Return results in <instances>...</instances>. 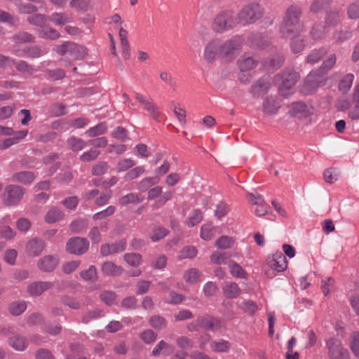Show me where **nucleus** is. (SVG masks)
<instances>
[{
	"instance_id": "obj_1",
	"label": "nucleus",
	"mask_w": 359,
	"mask_h": 359,
	"mask_svg": "<svg viewBox=\"0 0 359 359\" xmlns=\"http://www.w3.org/2000/svg\"><path fill=\"white\" fill-rule=\"evenodd\" d=\"M301 15L302 9L297 4H292L287 8L283 22L280 27L282 37L288 38L297 32Z\"/></svg>"
},
{
	"instance_id": "obj_2",
	"label": "nucleus",
	"mask_w": 359,
	"mask_h": 359,
	"mask_svg": "<svg viewBox=\"0 0 359 359\" xmlns=\"http://www.w3.org/2000/svg\"><path fill=\"white\" fill-rule=\"evenodd\" d=\"M300 79L298 72L293 69H285L275 76L276 82L279 83V93L284 97H288L294 92V87Z\"/></svg>"
},
{
	"instance_id": "obj_3",
	"label": "nucleus",
	"mask_w": 359,
	"mask_h": 359,
	"mask_svg": "<svg viewBox=\"0 0 359 359\" xmlns=\"http://www.w3.org/2000/svg\"><path fill=\"white\" fill-rule=\"evenodd\" d=\"M264 14V9L257 2H251L244 6L236 15L238 22L243 25L254 23L260 19Z\"/></svg>"
},
{
	"instance_id": "obj_4",
	"label": "nucleus",
	"mask_w": 359,
	"mask_h": 359,
	"mask_svg": "<svg viewBox=\"0 0 359 359\" xmlns=\"http://www.w3.org/2000/svg\"><path fill=\"white\" fill-rule=\"evenodd\" d=\"M326 79L319 71L313 70L306 76L304 83L301 86L300 91L304 95L314 93L319 87L325 83Z\"/></svg>"
},
{
	"instance_id": "obj_5",
	"label": "nucleus",
	"mask_w": 359,
	"mask_h": 359,
	"mask_svg": "<svg viewBox=\"0 0 359 359\" xmlns=\"http://www.w3.org/2000/svg\"><path fill=\"white\" fill-rule=\"evenodd\" d=\"M238 24L237 16L231 11L219 13L215 18L212 27L217 32H223Z\"/></svg>"
},
{
	"instance_id": "obj_6",
	"label": "nucleus",
	"mask_w": 359,
	"mask_h": 359,
	"mask_svg": "<svg viewBox=\"0 0 359 359\" xmlns=\"http://www.w3.org/2000/svg\"><path fill=\"white\" fill-rule=\"evenodd\" d=\"M257 65V60L245 53L238 60V65L240 69L238 79L241 82L247 83L250 81V72Z\"/></svg>"
},
{
	"instance_id": "obj_7",
	"label": "nucleus",
	"mask_w": 359,
	"mask_h": 359,
	"mask_svg": "<svg viewBox=\"0 0 359 359\" xmlns=\"http://www.w3.org/2000/svg\"><path fill=\"white\" fill-rule=\"evenodd\" d=\"M221 57L226 61L232 60L242 47V40L238 36L226 41L221 40Z\"/></svg>"
},
{
	"instance_id": "obj_8",
	"label": "nucleus",
	"mask_w": 359,
	"mask_h": 359,
	"mask_svg": "<svg viewBox=\"0 0 359 359\" xmlns=\"http://www.w3.org/2000/svg\"><path fill=\"white\" fill-rule=\"evenodd\" d=\"M24 189L17 185H8L5 188L3 194V201L7 206L17 205L22 198Z\"/></svg>"
},
{
	"instance_id": "obj_9",
	"label": "nucleus",
	"mask_w": 359,
	"mask_h": 359,
	"mask_svg": "<svg viewBox=\"0 0 359 359\" xmlns=\"http://www.w3.org/2000/svg\"><path fill=\"white\" fill-rule=\"evenodd\" d=\"M326 346L330 359H348V351L341 346L339 339L330 338L326 341Z\"/></svg>"
},
{
	"instance_id": "obj_10",
	"label": "nucleus",
	"mask_w": 359,
	"mask_h": 359,
	"mask_svg": "<svg viewBox=\"0 0 359 359\" xmlns=\"http://www.w3.org/2000/svg\"><path fill=\"white\" fill-rule=\"evenodd\" d=\"M221 39H215L208 42L204 48L203 58L208 63L214 62L217 57H221Z\"/></svg>"
},
{
	"instance_id": "obj_11",
	"label": "nucleus",
	"mask_w": 359,
	"mask_h": 359,
	"mask_svg": "<svg viewBox=\"0 0 359 359\" xmlns=\"http://www.w3.org/2000/svg\"><path fill=\"white\" fill-rule=\"evenodd\" d=\"M89 243L87 239L80 237H74L68 241L66 250L71 254L81 255L87 252Z\"/></svg>"
},
{
	"instance_id": "obj_12",
	"label": "nucleus",
	"mask_w": 359,
	"mask_h": 359,
	"mask_svg": "<svg viewBox=\"0 0 359 359\" xmlns=\"http://www.w3.org/2000/svg\"><path fill=\"white\" fill-rule=\"evenodd\" d=\"M135 100L140 103L142 108L146 111L152 118H154L155 121H158L160 111L152 99L147 98L144 95L136 93Z\"/></svg>"
},
{
	"instance_id": "obj_13",
	"label": "nucleus",
	"mask_w": 359,
	"mask_h": 359,
	"mask_svg": "<svg viewBox=\"0 0 359 359\" xmlns=\"http://www.w3.org/2000/svg\"><path fill=\"white\" fill-rule=\"evenodd\" d=\"M289 114L297 118H306L313 114V108L303 102H292L288 107Z\"/></svg>"
},
{
	"instance_id": "obj_14",
	"label": "nucleus",
	"mask_w": 359,
	"mask_h": 359,
	"mask_svg": "<svg viewBox=\"0 0 359 359\" xmlns=\"http://www.w3.org/2000/svg\"><path fill=\"white\" fill-rule=\"evenodd\" d=\"M269 265L272 269L278 272H283L287 267V261L285 256L281 252L278 251L269 260Z\"/></svg>"
},
{
	"instance_id": "obj_15",
	"label": "nucleus",
	"mask_w": 359,
	"mask_h": 359,
	"mask_svg": "<svg viewBox=\"0 0 359 359\" xmlns=\"http://www.w3.org/2000/svg\"><path fill=\"white\" fill-rule=\"evenodd\" d=\"M126 248V240H120L111 244L105 243L101 246L100 252L103 256L116 254L124 251Z\"/></svg>"
},
{
	"instance_id": "obj_16",
	"label": "nucleus",
	"mask_w": 359,
	"mask_h": 359,
	"mask_svg": "<svg viewBox=\"0 0 359 359\" xmlns=\"http://www.w3.org/2000/svg\"><path fill=\"white\" fill-rule=\"evenodd\" d=\"M281 104L279 100L273 96H267L263 101V111L268 115H275L278 113Z\"/></svg>"
},
{
	"instance_id": "obj_17",
	"label": "nucleus",
	"mask_w": 359,
	"mask_h": 359,
	"mask_svg": "<svg viewBox=\"0 0 359 359\" xmlns=\"http://www.w3.org/2000/svg\"><path fill=\"white\" fill-rule=\"evenodd\" d=\"M45 248V243L43 240L34 238L27 242L26 252L31 257L39 256Z\"/></svg>"
},
{
	"instance_id": "obj_18",
	"label": "nucleus",
	"mask_w": 359,
	"mask_h": 359,
	"mask_svg": "<svg viewBox=\"0 0 359 359\" xmlns=\"http://www.w3.org/2000/svg\"><path fill=\"white\" fill-rule=\"evenodd\" d=\"M59 263L57 257L53 255H46L41 258L38 262V267L40 270L45 272L53 271Z\"/></svg>"
},
{
	"instance_id": "obj_19",
	"label": "nucleus",
	"mask_w": 359,
	"mask_h": 359,
	"mask_svg": "<svg viewBox=\"0 0 359 359\" xmlns=\"http://www.w3.org/2000/svg\"><path fill=\"white\" fill-rule=\"evenodd\" d=\"M198 324L200 327L205 330H216L221 327V321L213 316H207L198 318Z\"/></svg>"
},
{
	"instance_id": "obj_20",
	"label": "nucleus",
	"mask_w": 359,
	"mask_h": 359,
	"mask_svg": "<svg viewBox=\"0 0 359 359\" xmlns=\"http://www.w3.org/2000/svg\"><path fill=\"white\" fill-rule=\"evenodd\" d=\"M52 286L53 284L48 281L34 282L28 286L27 292L31 296H39Z\"/></svg>"
},
{
	"instance_id": "obj_21",
	"label": "nucleus",
	"mask_w": 359,
	"mask_h": 359,
	"mask_svg": "<svg viewBox=\"0 0 359 359\" xmlns=\"http://www.w3.org/2000/svg\"><path fill=\"white\" fill-rule=\"evenodd\" d=\"M174 351V346L164 340H161L153 348L151 354L156 357L160 354L170 355Z\"/></svg>"
},
{
	"instance_id": "obj_22",
	"label": "nucleus",
	"mask_w": 359,
	"mask_h": 359,
	"mask_svg": "<svg viewBox=\"0 0 359 359\" xmlns=\"http://www.w3.org/2000/svg\"><path fill=\"white\" fill-rule=\"evenodd\" d=\"M144 198L139 193L130 192L119 198L118 203L121 206L130 204H138L143 201Z\"/></svg>"
},
{
	"instance_id": "obj_23",
	"label": "nucleus",
	"mask_w": 359,
	"mask_h": 359,
	"mask_svg": "<svg viewBox=\"0 0 359 359\" xmlns=\"http://www.w3.org/2000/svg\"><path fill=\"white\" fill-rule=\"evenodd\" d=\"M160 178L157 176L146 177L137 183V189L140 192L149 191L151 187L159 182Z\"/></svg>"
},
{
	"instance_id": "obj_24",
	"label": "nucleus",
	"mask_w": 359,
	"mask_h": 359,
	"mask_svg": "<svg viewBox=\"0 0 359 359\" xmlns=\"http://www.w3.org/2000/svg\"><path fill=\"white\" fill-rule=\"evenodd\" d=\"M284 60L283 55L278 53L271 59L264 61L263 66L268 71H274L282 66Z\"/></svg>"
},
{
	"instance_id": "obj_25",
	"label": "nucleus",
	"mask_w": 359,
	"mask_h": 359,
	"mask_svg": "<svg viewBox=\"0 0 359 359\" xmlns=\"http://www.w3.org/2000/svg\"><path fill=\"white\" fill-rule=\"evenodd\" d=\"M341 13L339 11H329L326 13L325 18V25L330 29L339 23L341 20Z\"/></svg>"
},
{
	"instance_id": "obj_26",
	"label": "nucleus",
	"mask_w": 359,
	"mask_h": 359,
	"mask_svg": "<svg viewBox=\"0 0 359 359\" xmlns=\"http://www.w3.org/2000/svg\"><path fill=\"white\" fill-rule=\"evenodd\" d=\"M48 19L56 26H63L71 22V17L67 13L62 12H55L48 16Z\"/></svg>"
},
{
	"instance_id": "obj_27",
	"label": "nucleus",
	"mask_w": 359,
	"mask_h": 359,
	"mask_svg": "<svg viewBox=\"0 0 359 359\" xmlns=\"http://www.w3.org/2000/svg\"><path fill=\"white\" fill-rule=\"evenodd\" d=\"M330 29L321 24H316L310 31V36L314 41L320 40L325 38L329 33Z\"/></svg>"
},
{
	"instance_id": "obj_28",
	"label": "nucleus",
	"mask_w": 359,
	"mask_h": 359,
	"mask_svg": "<svg viewBox=\"0 0 359 359\" xmlns=\"http://www.w3.org/2000/svg\"><path fill=\"white\" fill-rule=\"evenodd\" d=\"M271 87V82L267 78H262L252 86V92L255 95L266 93Z\"/></svg>"
},
{
	"instance_id": "obj_29",
	"label": "nucleus",
	"mask_w": 359,
	"mask_h": 359,
	"mask_svg": "<svg viewBox=\"0 0 359 359\" xmlns=\"http://www.w3.org/2000/svg\"><path fill=\"white\" fill-rule=\"evenodd\" d=\"M8 344L14 349L19 351H24L28 344L27 339L20 335H15L9 338Z\"/></svg>"
},
{
	"instance_id": "obj_30",
	"label": "nucleus",
	"mask_w": 359,
	"mask_h": 359,
	"mask_svg": "<svg viewBox=\"0 0 359 359\" xmlns=\"http://www.w3.org/2000/svg\"><path fill=\"white\" fill-rule=\"evenodd\" d=\"M224 294L228 298H236L241 293L238 285L234 282H226L223 287Z\"/></svg>"
},
{
	"instance_id": "obj_31",
	"label": "nucleus",
	"mask_w": 359,
	"mask_h": 359,
	"mask_svg": "<svg viewBox=\"0 0 359 359\" xmlns=\"http://www.w3.org/2000/svg\"><path fill=\"white\" fill-rule=\"evenodd\" d=\"M86 55V49L79 45L71 42L69 48V55L74 60H81Z\"/></svg>"
},
{
	"instance_id": "obj_32",
	"label": "nucleus",
	"mask_w": 359,
	"mask_h": 359,
	"mask_svg": "<svg viewBox=\"0 0 359 359\" xmlns=\"http://www.w3.org/2000/svg\"><path fill=\"white\" fill-rule=\"evenodd\" d=\"M38 35L41 38L48 39L51 40H54L58 39L60 37L59 32L49 26H43L37 31Z\"/></svg>"
},
{
	"instance_id": "obj_33",
	"label": "nucleus",
	"mask_w": 359,
	"mask_h": 359,
	"mask_svg": "<svg viewBox=\"0 0 359 359\" xmlns=\"http://www.w3.org/2000/svg\"><path fill=\"white\" fill-rule=\"evenodd\" d=\"M34 180V175L32 172L22 171L13 175V181L20 182L25 184H30Z\"/></svg>"
},
{
	"instance_id": "obj_34",
	"label": "nucleus",
	"mask_w": 359,
	"mask_h": 359,
	"mask_svg": "<svg viewBox=\"0 0 359 359\" xmlns=\"http://www.w3.org/2000/svg\"><path fill=\"white\" fill-rule=\"evenodd\" d=\"M64 214L60 210L53 208L45 216V221L48 224L57 222L62 219Z\"/></svg>"
},
{
	"instance_id": "obj_35",
	"label": "nucleus",
	"mask_w": 359,
	"mask_h": 359,
	"mask_svg": "<svg viewBox=\"0 0 359 359\" xmlns=\"http://www.w3.org/2000/svg\"><path fill=\"white\" fill-rule=\"evenodd\" d=\"M231 274L236 278H245L247 274L243 268L236 262L233 260H230L228 262Z\"/></svg>"
},
{
	"instance_id": "obj_36",
	"label": "nucleus",
	"mask_w": 359,
	"mask_h": 359,
	"mask_svg": "<svg viewBox=\"0 0 359 359\" xmlns=\"http://www.w3.org/2000/svg\"><path fill=\"white\" fill-rule=\"evenodd\" d=\"M354 78V75L351 73L344 75L339 82V90L344 93L348 91L353 85Z\"/></svg>"
},
{
	"instance_id": "obj_37",
	"label": "nucleus",
	"mask_w": 359,
	"mask_h": 359,
	"mask_svg": "<svg viewBox=\"0 0 359 359\" xmlns=\"http://www.w3.org/2000/svg\"><path fill=\"white\" fill-rule=\"evenodd\" d=\"M68 147L73 151H79L86 147V142L81 138L70 137L67 141Z\"/></svg>"
},
{
	"instance_id": "obj_38",
	"label": "nucleus",
	"mask_w": 359,
	"mask_h": 359,
	"mask_svg": "<svg viewBox=\"0 0 359 359\" xmlns=\"http://www.w3.org/2000/svg\"><path fill=\"white\" fill-rule=\"evenodd\" d=\"M145 172V168L143 165H139L131 168L124 175L126 180H134L142 176Z\"/></svg>"
},
{
	"instance_id": "obj_39",
	"label": "nucleus",
	"mask_w": 359,
	"mask_h": 359,
	"mask_svg": "<svg viewBox=\"0 0 359 359\" xmlns=\"http://www.w3.org/2000/svg\"><path fill=\"white\" fill-rule=\"evenodd\" d=\"M102 270L108 276H116L120 274L123 271L121 267L111 262H104L102 264Z\"/></svg>"
},
{
	"instance_id": "obj_40",
	"label": "nucleus",
	"mask_w": 359,
	"mask_h": 359,
	"mask_svg": "<svg viewBox=\"0 0 359 359\" xmlns=\"http://www.w3.org/2000/svg\"><path fill=\"white\" fill-rule=\"evenodd\" d=\"M210 348L212 351L215 352H227L230 348V344L226 340L219 339L217 341H212L210 344Z\"/></svg>"
},
{
	"instance_id": "obj_41",
	"label": "nucleus",
	"mask_w": 359,
	"mask_h": 359,
	"mask_svg": "<svg viewBox=\"0 0 359 359\" xmlns=\"http://www.w3.org/2000/svg\"><path fill=\"white\" fill-rule=\"evenodd\" d=\"M107 130V126L104 123H100L95 126L90 128L85 133L90 137H94L104 134Z\"/></svg>"
},
{
	"instance_id": "obj_42",
	"label": "nucleus",
	"mask_w": 359,
	"mask_h": 359,
	"mask_svg": "<svg viewBox=\"0 0 359 359\" xmlns=\"http://www.w3.org/2000/svg\"><path fill=\"white\" fill-rule=\"evenodd\" d=\"M135 165V162L131 158H123L119 160L115 167L117 172L128 171Z\"/></svg>"
},
{
	"instance_id": "obj_43",
	"label": "nucleus",
	"mask_w": 359,
	"mask_h": 359,
	"mask_svg": "<svg viewBox=\"0 0 359 359\" xmlns=\"http://www.w3.org/2000/svg\"><path fill=\"white\" fill-rule=\"evenodd\" d=\"M326 53L327 50L323 48L315 49L307 56L306 61L308 63L313 65L317 63Z\"/></svg>"
},
{
	"instance_id": "obj_44",
	"label": "nucleus",
	"mask_w": 359,
	"mask_h": 359,
	"mask_svg": "<svg viewBox=\"0 0 359 359\" xmlns=\"http://www.w3.org/2000/svg\"><path fill=\"white\" fill-rule=\"evenodd\" d=\"M197 250L195 247L188 245L183 248L179 252L178 259L180 260L185 259H193L197 255Z\"/></svg>"
},
{
	"instance_id": "obj_45",
	"label": "nucleus",
	"mask_w": 359,
	"mask_h": 359,
	"mask_svg": "<svg viewBox=\"0 0 359 359\" xmlns=\"http://www.w3.org/2000/svg\"><path fill=\"white\" fill-rule=\"evenodd\" d=\"M234 240L227 236H222L216 243L215 247L219 250H225L231 248L234 245Z\"/></svg>"
},
{
	"instance_id": "obj_46",
	"label": "nucleus",
	"mask_w": 359,
	"mask_h": 359,
	"mask_svg": "<svg viewBox=\"0 0 359 359\" xmlns=\"http://www.w3.org/2000/svg\"><path fill=\"white\" fill-rule=\"evenodd\" d=\"M149 322L150 326L156 330H162L165 328L167 326V321L165 319L159 315L152 316L149 318Z\"/></svg>"
},
{
	"instance_id": "obj_47",
	"label": "nucleus",
	"mask_w": 359,
	"mask_h": 359,
	"mask_svg": "<svg viewBox=\"0 0 359 359\" xmlns=\"http://www.w3.org/2000/svg\"><path fill=\"white\" fill-rule=\"evenodd\" d=\"M336 55L334 54H332L325 60L323 61L321 67L318 69L316 70L319 71V72L322 73L323 75L325 76V74L333 67L336 63Z\"/></svg>"
},
{
	"instance_id": "obj_48",
	"label": "nucleus",
	"mask_w": 359,
	"mask_h": 359,
	"mask_svg": "<svg viewBox=\"0 0 359 359\" xmlns=\"http://www.w3.org/2000/svg\"><path fill=\"white\" fill-rule=\"evenodd\" d=\"M27 308L25 301H16L9 306V311L13 316H19Z\"/></svg>"
},
{
	"instance_id": "obj_49",
	"label": "nucleus",
	"mask_w": 359,
	"mask_h": 359,
	"mask_svg": "<svg viewBox=\"0 0 359 359\" xmlns=\"http://www.w3.org/2000/svg\"><path fill=\"white\" fill-rule=\"evenodd\" d=\"M290 46L294 53H299L304 49L306 43L304 39L299 35L292 38Z\"/></svg>"
},
{
	"instance_id": "obj_50",
	"label": "nucleus",
	"mask_w": 359,
	"mask_h": 359,
	"mask_svg": "<svg viewBox=\"0 0 359 359\" xmlns=\"http://www.w3.org/2000/svg\"><path fill=\"white\" fill-rule=\"evenodd\" d=\"M216 232V228L211 224H205L201 229V237L203 240H211Z\"/></svg>"
},
{
	"instance_id": "obj_51",
	"label": "nucleus",
	"mask_w": 359,
	"mask_h": 359,
	"mask_svg": "<svg viewBox=\"0 0 359 359\" xmlns=\"http://www.w3.org/2000/svg\"><path fill=\"white\" fill-rule=\"evenodd\" d=\"M124 260L131 266H137L142 262V255L138 253H126L124 255Z\"/></svg>"
},
{
	"instance_id": "obj_52",
	"label": "nucleus",
	"mask_w": 359,
	"mask_h": 359,
	"mask_svg": "<svg viewBox=\"0 0 359 359\" xmlns=\"http://www.w3.org/2000/svg\"><path fill=\"white\" fill-rule=\"evenodd\" d=\"M200 277V272L197 269L191 268L185 271L184 274V280L190 284L196 283Z\"/></svg>"
},
{
	"instance_id": "obj_53",
	"label": "nucleus",
	"mask_w": 359,
	"mask_h": 359,
	"mask_svg": "<svg viewBox=\"0 0 359 359\" xmlns=\"http://www.w3.org/2000/svg\"><path fill=\"white\" fill-rule=\"evenodd\" d=\"M48 20V16L43 14H34L27 18L29 24L38 27H43Z\"/></svg>"
},
{
	"instance_id": "obj_54",
	"label": "nucleus",
	"mask_w": 359,
	"mask_h": 359,
	"mask_svg": "<svg viewBox=\"0 0 359 359\" xmlns=\"http://www.w3.org/2000/svg\"><path fill=\"white\" fill-rule=\"evenodd\" d=\"M202 213L198 210H193L186 221L188 226L192 227L198 224L202 220Z\"/></svg>"
},
{
	"instance_id": "obj_55",
	"label": "nucleus",
	"mask_w": 359,
	"mask_h": 359,
	"mask_svg": "<svg viewBox=\"0 0 359 359\" xmlns=\"http://www.w3.org/2000/svg\"><path fill=\"white\" fill-rule=\"evenodd\" d=\"M115 211H116L115 206L109 205L104 210H102V211L95 213L93 215V219L94 220H100V219H104L106 217H108L114 215Z\"/></svg>"
},
{
	"instance_id": "obj_56",
	"label": "nucleus",
	"mask_w": 359,
	"mask_h": 359,
	"mask_svg": "<svg viewBox=\"0 0 359 359\" xmlns=\"http://www.w3.org/2000/svg\"><path fill=\"white\" fill-rule=\"evenodd\" d=\"M103 316L102 310L95 309L93 311L86 313L82 318V323L87 324L93 320H95Z\"/></svg>"
},
{
	"instance_id": "obj_57",
	"label": "nucleus",
	"mask_w": 359,
	"mask_h": 359,
	"mask_svg": "<svg viewBox=\"0 0 359 359\" xmlns=\"http://www.w3.org/2000/svg\"><path fill=\"white\" fill-rule=\"evenodd\" d=\"M347 15L351 20L359 18V1H353L348 6Z\"/></svg>"
},
{
	"instance_id": "obj_58",
	"label": "nucleus",
	"mask_w": 359,
	"mask_h": 359,
	"mask_svg": "<svg viewBox=\"0 0 359 359\" xmlns=\"http://www.w3.org/2000/svg\"><path fill=\"white\" fill-rule=\"evenodd\" d=\"M18 11L20 13L31 14L37 11V7L28 3L19 2L16 4Z\"/></svg>"
},
{
	"instance_id": "obj_59",
	"label": "nucleus",
	"mask_w": 359,
	"mask_h": 359,
	"mask_svg": "<svg viewBox=\"0 0 359 359\" xmlns=\"http://www.w3.org/2000/svg\"><path fill=\"white\" fill-rule=\"evenodd\" d=\"M13 41L15 43H29V42H33L34 41V36L26 32H20L13 37Z\"/></svg>"
},
{
	"instance_id": "obj_60",
	"label": "nucleus",
	"mask_w": 359,
	"mask_h": 359,
	"mask_svg": "<svg viewBox=\"0 0 359 359\" xmlns=\"http://www.w3.org/2000/svg\"><path fill=\"white\" fill-rule=\"evenodd\" d=\"M140 338L145 344H151L156 340L157 334L149 329L140 334Z\"/></svg>"
},
{
	"instance_id": "obj_61",
	"label": "nucleus",
	"mask_w": 359,
	"mask_h": 359,
	"mask_svg": "<svg viewBox=\"0 0 359 359\" xmlns=\"http://www.w3.org/2000/svg\"><path fill=\"white\" fill-rule=\"evenodd\" d=\"M350 348L354 355L359 358V332H355L352 334Z\"/></svg>"
},
{
	"instance_id": "obj_62",
	"label": "nucleus",
	"mask_w": 359,
	"mask_h": 359,
	"mask_svg": "<svg viewBox=\"0 0 359 359\" xmlns=\"http://www.w3.org/2000/svg\"><path fill=\"white\" fill-rule=\"evenodd\" d=\"M70 6L78 11H86L90 8V0H72Z\"/></svg>"
},
{
	"instance_id": "obj_63",
	"label": "nucleus",
	"mask_w": 359,
	"mask_h": 359,
	"mask_svg": "<svg viewBox=\"0 0 359 359\" xmlns=\"http://www.w3.org/2000/svg\"><path fill=\"white\" fill-rule=\"evenodd\" d=\"M28 57L32 58L39 57L46 53L37 46L26 48L22 50Z\"/></svg>"
},
{
	"instance_id": "obj_64",
	"label": "nucleus",
	"mask_w": 359,
	"mask_h": 359,
	"mask_svg": "<svg viewBox=\"0 0 359 359\" xmlns=\"http://www.w3.org/2000/svg\"><path fill=\"white\" fill-rule=\"evenodd\" d=\"M229 257L227 253L216 252L210 256V261L216 264H224L226 263V259Z\"/></svg>"
}]
</instances>
